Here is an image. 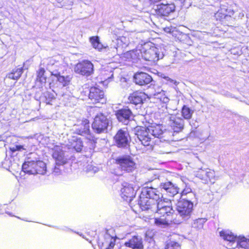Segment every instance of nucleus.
Masks as SVG:
<instances>
[{
	"instance_id": "f257e3e1",
	"label": "nucleus",
	"mask_w": 249,
	"mask_h": 249,
	"mask_svg": "<svg viewBox=\"0 0 249 249\" xmlns=\"http://www.w3.org/2000/svg\"><path fill=\"white\" fill-rule=\"evenodd\" d=\"M220 237L225 241L229 242V249L235 248L237 246L249 249V239L245 237H237L229 230H222L219 232Z\"/></svg>"
},
{
	"instance_id": "f03ea898",
	"label": "nucleus",
	"mask_w": 249,
	"mask_h": 249,
	"mask_svg": "<svg viewBox=\"0 0 249 249\" xmlns=\"http://www.w3.org/2000/svg\"><path fill=\"white\" fill-rule=\"evenodd\" d=\"M22 169L24 172L29 174L44 175L46 172V165L41 160L27 161L23 164Z\"/></svg>"
},
{
	"instance_id": "7ed1b4c3",
	"label": "nucleus",
	"mask_w": 249,
	"mask_h": 249,
	"mask_svg": "<svg viewBox=\"0 0 249 249\" xmlns=\"http://www.w3.org/2000/svg\"><path fill=\"white\" fill-rule=\"evenodd\" d=\"M193 207V203L191 201L183 198L177 202L176 210L182 219L187 220L191 217Z\"/></svg>"
},
{
	"instance_id": "20e7f679",
	"label": "nucleus",
	"mask_w": 249,
	"mask_h": 249,
	"mask_svg": "<svg viewBox=\"0 0 249 249\" xmlns=\"http://www.w3.org/2000/svg\"><path fill=\"white\" fill-rule=\"evenodd\" d=\"M141 50V57L146 61H157L162 59L164 54L161 50L155 46H152L148 49L143 48Z\"/></svg>"
},
{
	"instance_id": "39448f33",
	"label": "nucleus",
	"mask_w": 249,
	"mask_h": 249,
	"mask_svg": "<svg viewBox=\"0 0 249 249\" xmlns=\"http://www.w3.org/2000/svg\"><path fill=\"white\" fill-rule=\"evenodd\" d=\"M164 119L165 123L171 127L174 132H179L184 128V120L177 114H168Z\"/></svg>"
},
{
	"instance_id": "423d86ee",
	"label": "nucleus",
	"mask_w": 249,
	"mask_h": 249,
	"mask_svg": "<svg viewBox=\"0 0 249 249\" xmlns=\"http://www.w3.org/2000/svg\"><path fill=\"white\" fill-rule=\"evenodd\" d=\"M109 120L103 113L97 114L92 124V127L97 133H104L109 125Z\"/></svg>"
},
{
	"instance_id": "0eeeda50",
	"label": "nucleus",
	"mask_w": 249,
	"mask_h": 249,
	"mask_svg": "<svg viewBox=\"0 0 249 249\" xmlns=\"http://www.w3.org/2000/svg\"><path fill=\"white\" fill-rule=\"evenodd\" d=\"M135 132L138 139L142 145L144 146L150 145L152 135L150 133L149 130H148V127L137 126L135 128Z\"/></svg>"
},
{
	"instance_id": "6e6552de",
	"label": "nucleus",
	"mask_w": 249,
	"mask_h": 249,
	"mask_svg": "<svg viewBox=\"0 0 249 249\" xmlns=\"http://www.w3.org/2000/svg\"><path fill=\"white\" fill-rule=\"evenodd\" d=\"M116 162L121 170L126 172H131L136 168V163L133 159L128 156L119 158L116 159Z\"/></svg>"
},
{
	"instance_id": "1a4fd4ad",
	"label": "nucleus",
	"mask_w": 249,
	"mask_h": 249,
	"mask_svg": "<svg viewBox=\"0 0 249 249\" xmlns=\"http://www.w3.org/2000/svg\"><path fill=\"white\" fill-rule=\"evenodd\" d=\"M152 212L157 213L164 217L165 215H169L173 211L172 207L170 205V202H166L160 200L158 201L156 204H153L152 206Z\"/></svg>"
},
{
	"instance_id": "9d476101",
	"label": "nucleus",
	"mask_w": 249,
	"mask_h": 249,
	"mask_svg": "<svg viewBox=\"0 0 249 249\" xmlns=\"http://www.w3.org/2000/svg\"><path fill=\"white\" fill-rule=\"evenodd\" d=\"M74 71L78 74L88 76L93 73V65L89 61L83 60L75 65Z\"/></svg>"
},
{
	"instance_id": "9b49d317",
	"label": "nucleus",
	"mask_w": 249,
	"mask_h": 249,
	"mask_svg": "<svg viewBox=\"0 0 249 249\" xmlns=\"http://www.w3.org/2000/svg\"><path fill=\"white\" fill-rule=\"evenodd\" d=\"M152 135V139L154 138H170L173 134L172 131L163 129V126L160 125H152L148 127V130Z\"/></svg>"
},
{
	"instance_id": "f8f14e48",
	"label": "nucleus",
	"mask_w": 249,
	"mask_h": 249,
	"mask_svg": "<svg viewBox=\"0 0 249 249\" xmlns=\"http://www.w3.org/2000/svg\"><path fill=\"white\" fill-rule=\"evenodd\" d=\"M161 188L163 189L169 197L173 199H170V200L176 201L180 198L182 196L178 193L179 188L174 185L171 182L168 181L165 183H162L160 185Z\"/></svg>"
},
{
	"instance_id": "ddd939ff",
	"label": "nucleus",
	"mask_w": 249,
	"mask_h": 249,
	"mask_svg": "<svg viewBox=\"0 0 249 249\" xmlns=\"http://www.w3.org/2000/svg\"><path fill=\"white\" fill-rule=\"evenodd\" d=\"M114 138L117 145L119 147H126L131 140L127 131L123 129L119 130Z\"/></svg>"
},
{
	"instance_id": "4468645a",
	"label": "nucleus",
	"mask_w": 249,
	"mask_h": 249,
	"mask_svg": "<svg viewBox=\"0 0 249 249\" xmlns=\"http://www.w3.org/2000/svg\"><path fill=\"white\" fill-rule=\"evenodd\" d=\"M89 98L95 104L100 103L103 104L106 101L104 91L97 87L90 89Z\"/></svg>"
},
{
	"instance_id": "2eb2a0df",
	"label": "nucleus",
	"mask_w": 249,
	"mask_h": 249,
	"mask_svg": "<svg viewBox=\"0 0 249 249\" xmlns=\"http://www.w3.org/2000/svg\"><path fill=\"white\" fill-rule=\"evenodd\" d=\"M175 6L173 4L161 3L156 5L155 8V14L160 17L168 16L174 11Z\"/></svg>"
},
{
	"instance_id": "dca6fc26",
	"label": "nucleus",
	"mask_w": 249,
	"mask_h": 249,
	"mask_svg": "<svg viewBox=\"0 0 249 249\" xmlns=\"http://www.w3.org/2000/svg\"><path fill=\"white\" fill-rule=\"evenodd\" d=\"M62 149L63 147L61 145H54L52 148L53 151V157L55 160L56 164L58 165H63L67 162V158L64 156Z\"/></svg>"
},
{
	"instance_id": "f3484780",
	"label": "nucleus",
	"mask_w": 249,
	"mask_h": 249,
	"mask_svg": "<svg viewBox=\"0 0 249 249\" xmlns=\"http://www.w3.org/2000/svg\"><path fill=\"white\" fill-rule=\"evenodd\" d=\"M160 194L157 189L153 187H144L142 189L141 195L142 197H145L148 199L155 200L158 203L160 199Z\"/></svg>"
},
{
	"instance_id": "a211bd4d",
	"label": "nucleus",
	"mask_w": 249,
	"mask_h": 249,
	"mask_svg": "<svg viewBox=\"0 0 249 249\" xmlns=\"http://www.w3.org/2000/svg\"><path fill=\"white\" fill-rule=\"evenodd\" d=\"M115 115L120 122L127 124L132 115V112L128 107H125L117 110Z\"/></svg>"
},
{
	"instance_id": "6ab92c4d",
	"label": "nucleus",
	"mask_w": 249,
	"mask_h": 249,
	"mask_svg": "<svg viewBox=\"0 0 249 249\" xmlns=\"http://www.w3.org/2000/svg\"><path fill=\"white\" fill-rule=\"evenodd\" d=\"M122 186L121 190L122 198L126 201L131 200L135 195V192L132 185L127 182H124Z\"/></svg>"
},
{
	"instance_id": "aec40b11",
	"label": "nucleus",
	"mask_w": 249,
	"mask_h": 249,
	"mask_svg": "<svg viewBox=\"0 0 249 249\" xmlns=\"http://www.w3.org/2000/svg\"><path fill=\"white\" fill-rule=\"evenodd\" d=\"M196 176L206 182H214L215 173L214 171L210 169L207 170L200 169L197 171Z\"/></svg>"
},
{
	"instance_id": "412c9836",
	"label": "nucleus",
	"mask_w": 249,
	"mask_h": 249,
	"mask_svg": "<svg viewBox=\"0 0 249 249\" xmlns=\"http://www.w3.org/2000/svg\"><path fill=\"white\" fill-rule=\"evenodd\" d=\"M124 245L132 249H143L142 239L139 236H133L124 243Z\"/></svg>"
},
{
	"instance_id": "4be33fe9",
	"label": "nucleus",
	"mask_w": 249,
	"mask_h": 249,
	"mask_svg": "<svg viewBox=\"0 0 249 249\" xmlns=\"http://www.w3.org/2000/svg\"><path fill=\"white\" fill-rule=\"evenodd\" d=\"M134 79L136 84L140 86L149 84L152 80V77L145 72H137L134 76Z\"/></svg>"
},
{
	"instance_id": "5701e85b",
	"label": "nucleus",
	"mask_w": 249,
	"mask_h": 249,
	"mask_svg": "<svg viewBox=\"0 0 249 249\" xmlns=\"http://www.w3.org/2000/svg\"><path fill=\"white\" fill-rule=\"evenodd\" d=\"M155 200L148 199L147 198L142 197V195L140 196V200L139 204L142 211L150 210L152 212V206L153 204H156Z\"/></svg>"
},
{
	"instance_id": "b1692460",
	"label": "nucleus",
	"mask_w": 249,
	"mask_h": 249,
	"mask_svg": "<svg viewBox=\"0 0 249 249\" xmlns=\"http://www.w3.org/2000/svg\"><path fill=\"white\" fill-rule=\"evenodd\" d=\"M70 148L74 149L76 152H81L83 148V142L80 138L73 137L69 141Z\"/></svg>"
},
{
	"instance_id": "393cba45",
	"label": "nucleus",
	"mask_w": 249,
	"mask_h": 249,
	"mask_svg": "<svg viewBox=\"0 0 249 249\" xmlns=\"http://www.w3.org/2000/svg\"><path fill=\"white\" fill-rule=\"evenodd\" d=\"M144 96L142 93L134 92L128 97L129 102L134 105H138L142 102V96Z\"/></svg>"
},
{
	"instance_id": "a878e982",
	"label": "nucleus",
	"mask_w": 249,
	"mask_h": 249,
	"mask_svg": "<svg viewBox=\"0 0 249 249\" xmlns=\"http://www.w3.org/2000/svg\"><path fill=\"white\" fill-rule=\"evenodd\" d=\"M89 122L88 120H85L81 123L80 128H75L76 132L81 135L88 134L89 131Z\"/></svg>"
},
{
	"instance_id": "bb28decb",
	"label": "nucleus",
	"mask_w": 249,
	"mask_h": 249,
	"mask_svg": "<svg viewBox=\"0 0 249 249\" xmlns=\"http://www.w3.org/2000/svg\"><path fill=\"white\" fill-rule=\"evenodd\" d=\"M52 74L56 77L57 80L60 83H62L63 86H67L71 80L70 76H67L66 77H64L63 76H61L59 73L55 71L52 72Z\"/></svg>"
},
{
	"instance_id": "cd10ccee",
	"label": "nucleus",
	"mask_w": 249,
	"mask_h": 249,
	"mask_svg": "<svg viewBox=\"0 0 249 249\" xmlns=\"http://www.w3.org/2000/svg\"><path fill=\"white\" fill-rule=\"evenodd\" d=\"M22 72H23L22 68H18V69H17L16 70H14L13 71V72L9 73L7 75V78H8L9 79L17 80L21 76Z\"/></svg>"
},
{
	"instance_id": "c85d7f7f",
	"label": "nucleus",
	"mask_w": 249,
	"mask_h": 249,
	"mask_svg": "<svg viewBox=\"0 0 249 249\" xmlns=\"http://www.w3.org/2000/svg\"><path fill=\"white\" fill-rule=\"evenodd\" d=\"M182 115L185 119L189 120L192 118L194 110L186 106H184L181 110Z\"/></svg>"
},
{
	"instance_id": "c756f323",
	"label": "nucleus",
	"mask_w": 249,
	"mask_h": 249,
	"mask_svg": "<svg viewBox=\"0 0 249 249\" xmlns=\"http://www.w3.org/2000/svg\"><path fill=\"white\" fill-rule=\"evenodd\" d=\"M171 220L169 219L168 218H156L155 219V223L157 226L164 227L167 226L169 222H171Z\"/></svg>"
},
{
	"instance_id": "7c9ffc66",
	"label": "nucleus",
	"mask_w": 249,
	"mask_h": 249,
	"mask_svg": "<svg viewBox=\"0 0 249 249\" xmlns=\"http://www.w3.org/2000/svg\"><path fill=\"white\" fill-rule=\"evenodd\" d=\"M206 221V220L204 218H198L194 220L192 224V227L196 229L197 230H201L203 227V225Z\"/></svg>"
},
{
	"instance_id": "2f4dec72",
	"label": "nucleus",
	"mask_w": 249,
	"mask_h": 249,
	"mask_svg": "<svg viewBox=\"0 0 249 249\" xmlns=\"http://www.w3.org/2000/svg\"><path fill=\"white\" fill-rule=\"evenodd\" d=\"M45 71L44 68H40L37 72L36 81L41 83H45L46 77L44 76Z\"/></svg>"
},
{
	"instance_id": "473e14b6",
	"label": "nucleus",
	"mask_w": 249,
	"mask_h": 249,
	"mask_svg": "<svg viewBox=\"0 0 249 249\" xmlns=\"http://www.w3.org/2000/svg\"><path fill=\"white\" fill-rule=\"evenodd\" d=\"M164 249H180V245L176 241L169 240L167 242Z\"/></svg>"
},
{
	"instance_id": "72a5a7b5",
	"label": "nucleus",
	"mask_w": 249,
	"mask_h": 249,
	"mask_svg": "<svg viewBox=\"0 0 249 249\" xmlns=\"http://www.w3.org/2000/svg\"><path fill=\"white\" fill-rule=\"evenodd\" d=\"M131 53L132 62H135L137 60L140 59L142 58L141 50H131Z\"/></svg>"
},
{
	"instance_id": "f704fd0d",
	"label": "nucleus",
	"mask_w": 249,
	"mask_h": 249,
	"mask_svg": "<svg viewBox=\"0 0 249 249\" xmlns=\"http://www.w3.org/2000/svg\"><path fill=\"white\" fill-rule=\"evenodd\" d=\"M117 43L118 44L122 45V47L127 46L129 44V39L125 36H120L117 39Z\"/></svg>"
},
{
	"instance_id": "c9c22d12",
	"label": "nucleus",
	"mask_w": 249,
	"mask_h": 249,
	"mask_svg": "<svg viewBox=\"0 0 249 249\" xmlns=\"http://www.w3.org/2000/svg\"><path fill=\"white\" fill-rule=\"evenodd\" d=\"M10 150L12 152H15L17 151H22L23 150H26V148L24 145H15L10 147Z\"/></svg>"
},
{
	"instance_id": "e433bc0d",
	"label": "nucleus",
	"mask_w": 249,
	"mask_h": 249,
	"mask_svg": "<svg viewBox=\"0 0 249 249\" xmlns=\"http://www.w3.org/2000/svg\"><path fill=\"white\" fill-rule=\"evenodd\" d=\"M106 238L109 240V245L106 249H113L115 244V239L109 235H107Z\"/></svg>"
},
{
	"instance_id": "4c0bfd02",
	"label": "nucleus",
	"mask_w": 249,
	"mask_h": 249,
	"mask_svg": "<svg viewBox=\"0 0 249 249\" xmlns=\"http://www.w3.org/2000/svg\"><path fill=\"white\" fill-rule=\"evenodd\" d=\"M90 41L93 47L96 49L99 45V39L98 36H92L90 38Z\"/></svg>"
},
{
	"instance_id": "58836bf2",
	"label": "nucleus",
	"mask_w": 249,
	"mask_h": 249,
	"mask_svg": "<svg viewBox=\"0 0 249 249\" xmlns=\"http://www.w3.org/2000/svg\"><path fill=\"white\" fill-rule=\"evenodd\" d=\"M163 78L166 81V84H170L172 85V84L177 85L178 84V82L177 81L171 79L168 76H164L163 77Z\"/></svg>"
},
{
	"instance_id": "ea45409f",
	"label": "nucleus",
	"mask_w": 249,
	"mask_h": 249,
	"mask_svg": "<svg viewBox=\"0 0 249 249\" xmlns=\"http://www.w3.org/2000/svg\"><path fill=\"white\" fill-rule=\"evenodd\" d=\"M123 57L128 61H131V51H128L124 54Z\"/></svg>"
},
{
	"instance_id": "a19ab883",
	"label": "nucleus",
	"mask_w": 249,
	"mask_h": 249,
	"mask_svg": "<svg viewBox=\"0 0 249 249\" xmlns=\"http://www.w3.org/2000/svg\"><path fill=\"white\" fill-rule=\"evenodd\" d=\"M106 48V47L104 46L103 45H102L100 42H99V45H98L97 47L96 48V49H98V50L100 51L103 48Z\"/></svg>"
},
{
	"instance_id": "79ce46f5",
	"label": "nucleus",
	"mask_w": 249,
	"mask_h": 249,
	"mask_svg": "<svg viewBox=\"0 0 249 249\" xmlns=\"http://www.w3.org/2000/svg\"><path fill=\"white\" fill-rule=\"evenodd\" d=\"M169 100V98H167V97H164V98H163L162 101H163L164 103H166L168 102Z\"/></svg>"
},
{
	"instance_id": "37998d69",
	"label": "nucleus",
	"mask_w": 249,
	"mask_h": 249,
	"mask_svg": "<svg viewBox=\"0 0 249 249\" xmlns=\"http://www.w3.org/2000/svg\"><path fill=\"white\" fill-rule=\"evenodd\" d=\"M113 49V52L114 53H117V48H116V47H114L112 48Z\"/></svg>"
},
{
	"instance_id": "c03bdc74",
	"label": "nucleus",
	"mask_w": 249,
	"mask_h": 249,
	"mask_svg": "<svg viewBox=\"0 0 249 249\" xmlns=\"http://www.w3.org/2000/svg\"><path fill=\"white\" fill-rule=\"evenodd\" d=\"M165 31L167 32H170V30L169 28L166 29Z\"/></svg>"
},
{
	"instance_id": "a18cd8bd",
	"label": "nucleus",
	"mask_w": 249,
	"mask_h": 249,
	"mask_svg": "<svg viewBox=\"0 0 249 249\" xmlns=\"http://www.w3.org/2000/svg\"><path fill=\"white\" fill-rule=\"evenodd\" d=\"M39 168H40V167L39 166H36V167H35V169H39Z\"/></svg>"
}]
</instances>
